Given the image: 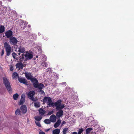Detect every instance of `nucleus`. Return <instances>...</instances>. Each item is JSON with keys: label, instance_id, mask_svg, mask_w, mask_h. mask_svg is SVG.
<instances>
[{"label": "nucleus", "instance_id": "9d476101", "mask_svg": "<svg viewBox=\"0 0 134 134\" xmlns=\"http://www.w3.org/2000/svg\"><path fill=\"white\" fill-rule=\"evenodd\" d=\"M25 95L24 94H23L21 96V99H20L19 104L20 105L24 103L25 102Z\"/></svg>", "mask_w": 134, "mask_h": 134}, {"label": "nucleus", "instance_id": "393cba45", "mask_svg": "<svg viewBox=\"0 0 134 134\" xmlns=\"http://www.w3.org/2000/svg\"><path fill=\"white\" fill-rule=\"evenodd\" d=\"M35 107L36 108H38L40 107V104L38 102H36L34 103Z\"/></svg>", "mask_w": 134, "mask_h": 134}, {"label": "nucleus", "instance_id": "a18cd8bd", "mask_svg": "<svg viewBox=\"0 0 134 134\" xmlns=\"http://www.w3.org/2000/svg\"><path fill=\"white\" fill-rule=\"evenodd\" d=\"M2 4V2L1 1H0V4Z\"/></svg>", "mask_w": 134, "mask_h": 134}, {"label": "nucleus", "instance_id": "72a5a7b5", "mask_svg": "<svg viewBox=\"0 0 134 134\" xmlns=\"http://www.w3.org/2000/svg\"><path fill=\"white\" fill-rule=\"evenodd\" d=\"M15 114L16 115H19L20 114V111L19 109H17L15 111Z\"/></svg>", "mask_w": 134, "mask_h": 134}, {"label": "nucleus", "instance_id": "39448f33", "mask_svg": "<svg viewBox=\"0 0 134 134\" xmlns=\"http://www.w3.org/2000/svg\"><path fill=\"white\" fill-rule=\"evenodd\" d=\"M43 102L44 103H46L50 107L51 106H53V103L52 102L51 98L49 97H45L43 99Z\"/></svg>", "mask_w": 134, "mask_h": 134}, {"label": "nucleus", "instance_id": "6e6552de", "mask_svg": "<svg viewBox=\"0 0 134 134\" xmlns=\"http://www.w3.org/2000/svg\"><path fill=\"white\" fill-rule=\"evenodd\" d=\"M35 92L34 91H30L28 94L29 98L30 99H32L33 98V96L35 94Z\"/></svg>", "mask_w": 134, "mask_h": 134}, {"label": "nucleus", "instance_id": "ea45409f", "mask_svg": "<svg viewBox=\"0 0 134 134\" xmlns=\"http://www.w3.org/2000/svg\"><path fill=\"white\" fill-rule=\"evenodd\" d=\"M40 134H45V133L44 132L40 131L39 132Z\"/></svg>", "mask_w": 134, "mask_h": 134}, {"label": "nucleus", "instance_id": "f704fd0d", "mask_svg": "<svg viewBox=\"0 0 134 134\" xmlns=\"http://www.w3.org/2000/svg\"><path fill=\"white\" fill-rule=\"evenodd\" d=\"M42 57H43V58H42V59L43 60V61H45L46 59V56L42 54Z\"/></svg>", "mask_w": 134, "mask_h": 134}, {"label": "nucleus", "instance_id": "7c9ffc66", "mask_svg": "<svg viewBox=\"0 0 134 134\" xmlns=\"http://www.w3.org/2000/svg\"><path fill=\"white\" fill-rule=\"evenodd\" d=\"M68 128H64L63 131V134H66V132H68Z\"/></svg>", "mask_w": 134, "mask_h": 134}, {"label": "nucleus", "instance_id": "5701e85b", "mask_svg": "<svg viewBox=\"0 0 134 134\" xmlns=\"http://www.w3.org/2000/svg\"><path fill=\"white\" fill-rule=\"evenodd\" d=\"M39 114L41 115H43L45 113V111L42 109L40 108L39 110Z\"/></svg>", "mask_w": 134, "mask_h": 134}, {"label": "nucleus", "instance_id": "79ce46f5", "mask_svg": "<svg viewBox=\"0 0 134 134\" xmlns=\"http://www.w3.org/2000/svg\"><path fill=\"white\" fill-rule=\"evenodd\" d=\"M65 121H63L61 125L62 126L63 125V124H65Z\"/></svg>", "mask_w": 134, "mask_h": 134}, {"label": "nucleus", "instance_id": "cd10ccee", "mask_svg": "<svg viewBox=\"0 0 134 134\" xmlns=\"http://www.w3.org/2000/svg\"><path fill=\"white\" fill-rule=\"evenodd\" d=\"M35 120H36V121H40L42 119V118L40 116H35Z\"/></svg>", "mask_w": 134, "mask_h": 134}, {"label": "nucleus", "instance_id": "c03bdc74", "mask_svg": "<svg viewBox=\"0 0 134 134\" xmlns=\"http://www.w3.org/2000/svg\"><path fill=\"white\" fill-rule=\"evenodd\" d=\"M72 134H77V133L76 132H74L72 133Z\"/></svg>", "mask_w": 134, "mask_h": 134}, {"label": "nucleus", "instance_id": "412c9836", "mask_svg": "<svg viewBox=\"0 0 134 134\" xmlns=\"http://www.w3.org/2000/svg\"><path fill=\"white\" fill-rule=\"evenodd\" d=\"M44 87V86L43 84L42 83H38L37 85V87L36 88H38L39 90H41Z\"/></svg>", "mask_w": 134, "mask_h": 134}, {"label": "nucleus", "instance_id": "2f4dec72", "mask_svg": "<svg viewBox=\"0 0 134 134\" xmlns=\"http://www.w3.org/2000/svg\"><path fill=\"white\" fill-rule=\"evenodd\" d=\"M83 131V130L82 128H80L79 129V131L78 132V134H81L82 132Z\"/></svg>", "mask_w": 134, "mask_h": 134}, {"label": "nucleus", "instance_id": "58836bf2", "mask_svg": "<svg viewBox=\"0 0 134 134\" xmlns=\"http://www.w3.org/2000/svg\"><path fill=\"white\" fill-rule=\"evenodd\" d=\"M61 85H63V86H65L66 85V83L65 82H64L60 84Z\"/></svg>", "mask_w": 134, "mask_h": 134}, {"label": "nucleus", "instance_id": "37998d69", "mask_svg": "<svg viewBox=\"0 0 134 134\" xmlns=\"http://www.w3.org/2000/svg\"><path fill=\"white\" fill-rule=\"evenodd\" d=\"M50 130V129H48L47 130H46L45 131L46 132Z\"/></svg>", "mask_w": 134, "mask_h": 134}, {"label": "nucleus", "instance_id": "0eeeda50", "mask_svg": "<svg viewBox=\"0 0 134 134\" xmlns=\"http://www.w3.org/2000/svg\"><path fill=\"white\" fill-rule=\"evenodd\" d=\"M31 81L33 83V85L35 88L37 87V85L38 83V80L36 79L33 78L31 79Z\"/></svg>", "mask_w": 134, "mask_h": 134}, {"label": "nucleus", "instance_id": "a878e982", "mask_svg": "<svg viewBox=\"0 0 134 134\" xmlns=\"http://www.w3.org/2000/svg\"><path fill=\"white\" fill-rule=\"evenodd\" d=\"M92 130V129L91 128H88L86 130V133L88 134L90 131Z\"/></svg>", "mask_w": 134, "mask_h": 134}, {"label": "nucleus", "instance_id": "f3484780", "mask_svg": "<svg viewBox=\"0 0 134 134\" xmlns=\"http://www.w3.org/2000/svg\"><path fill=\"white\" fill-rule=\"evenodd\" d=\"M61 121L60 119L58 120L56 122L54 125V127L55 128H56L59 126L61 123Z\"/></svg>", "mask_w": 134, "mask_h": 134}, {"label": "nucleus", "instance_id": "1a4fd4ad", "mask_svg": "<svg viewBox=\"0 0 134 134\" xmlns=\"http://www.w3.org/2000/svg\"><path fill=\"white\" fill-rule=\"evenodd\" d=\"M20 109L23 113H25L27 111V107L24 105H23L21 106Z\"/></svg>", "mask_w": 134, "mask_h": 134}, {"label": "nucleus", "instance_id": "f03ea898", "mask_svg": "<svg viewBox=\"0 0 134 134\" xmlns=\"http://www.w3.org/2000/svg\"><path fill=\"white\" fill-rule=\"evenodd\" d=\"M61 100H59L53 103L52 107H54V106L56 107V109L57 110L61 109L65 107V106L63 104L61 103Z\"/></svg>", "mask_w": 134, "mask_h": 134}, {"label": "nucleus", "instance_id": "c756f323", "mask_svg": "<svg viewBox=\"0 0 134 134\" xmlns=\"http://www.w3.org/2000/svg\"><path fill=\"white\" fill-rule=\"evenodd\" d=\"M51 121L50 119H46L44 120V122L46 124H50L51 123Z\"/></svg>", "mask_w": 134, "mask_h": 134}, {"label": "nucleus", "instance_id": "c9c22d12", "mask_svg": "<svg viewBox=\"0 0 134 134\" xmlns=\"http://www.w3.org/2000/svg\"><path fill=\"white\" fill-rule=\"evenodd\" d=\"M35 122L37 126L39 127H41V125L40 124V122L38 121H35Z\"/></svg>", "mask_w": 134, "mask_h": 134}, {"label": "nucleus", "instance_id": "4c0bfd02", "mask_svg": "<svg viewBox=\"0 0 134 134\" xmlns=\"http://www.w3.org/2000/svg\"><path fill=\"white\" fill-rule=\"evenodd\" d=\"M53 113H54L53 110L52 111H49L48 113V115H50L51 114H53Z\"/></svg>", "mask_w": 134, "mask_h": 134}, {"label": "nucleus", "instance_id": "2eb2a0df", "mask_svg": "<svg viewBox=\"0 0 134 134\" xmlns=\"http://www.w3.org/2000/svg\"><path fill=\"white\" fill-rule=\"evenodd\" d=\"M12 32L10 30H9L6 32L5 35L7 38L10 37L12 35Z\"/></svg>", "mask_w": 134, "mask_h": 134}, {"label": "nucleus", "instance_id": "aec40b11", "mask_svg": "<svg viewBox=\"0 0 134 134\" xmlns=\"http://www.w3.org/2000/svg\"><path fill=\"white\" fill-rule=\"evenodd\" d=\"M18 76V75L17 73L16 72H14L12 74V78L14 79H17Z\"/></svg>", "mask_w": 134, "mask_h": 134}, {"label": "nucleus", "instance_id": "603ef678", "mask_svg": "<svg viewBox=\"0 0 134 134\" xmlns=\"http://www.w3.org/2000/svg\"><path fill=\"white\" fill-rule=\"evenodd\" d=\"M1 68V66H0V68Z\"/></svg>", "mask_w": 134, "mask_h": 134}, {"label": "nucleus", "instance_id": "7ed1b4c3", "mask_svg": "<svg viewBox=\"0 0 134 134\" xmlns=\"http://www.w3.org/2000/svg\"><path fill=\"white\" fill-rule=\"evenodd\" d=\"M3 82L4 84L5 85L7 90L10 92L11 91V88L10 83L7 78L4 77L3 79Z\"/></svg>", "mask_w": 134, "mask_h": 134}, {"label": "nucleus", "instance_id": "20e7f679", "mask_svg": "<svg viewBox=\"0 0 134 134\" xmlns=\"http://www.w3.org/2000/svg\"><path fill=\"white\" fill-rule=\"evenodd\" d=\"M4 46L5 48L7 55L8 56H9L10 54L11 51V48L10 45L9 43L5 42L4 44Z\"/></svg>", "mask_w": 134, "mask_h": 134}, {"label": "nucleus", "instance_id": "bb28decb", "mask_svg": "<svg viewBox=\"0 0 134 134\" xmlns=\"http://www.w3.org/2000/svg\"><path fill=\"white\" fill-rule=\"evenodd\" d=\"M18 96L19 95L18 94L16 93L13 95V98L14 100H16L18 99Z\"/></svg>", "mask_w": 134, "mask_h": 134}, {"label": "nucleus", "instance_id": "9b49d317", "mask_svg": "<svg viewBox=\"0 0 134 134\" xmlns=\"http://www.w3.org/2000/svg\"><path fill=\"white\" fill-rule=\"evenodd\" d=\"M19 21L21 23L20 26L21 27V28H23L22 29H24L26 27L27 24H26L24 21H23L21 20H19Z\"/></svg>", "mask_w": 134, "mask_h": 134}, {"label": "nucleus", "instance_id": "8fccbe9b", "mask_svg": "<svg viewBox=\"0 0 134 134\" xmlns=\"http://www.w3.org/2000/svg\"><path fill=\"white\" fill-rule=\"evenodd\" d=\"M18 54H19V55H20V53H18Z\"/></svg>", "mask_w": 134, "mask_h": 134}, {"label": "nucleus", "instance_id": "c85d7f7f", "mask_svg": "<svg viewBox=\"0 0 134 134\" xmlns=\"http://www.w3.org/2000/svg\"><path fill=\"white\" fill-rule=\"evenodd\" d=\"M12 55L14 59H16V60L17 59V57L18 56V55H17V54H16L15 53H12Z\"/></svg>", "mask_w": 134, "mask_h": 134}, {"label": "nucleus", "instance_id": "e433bc0d", "mask_svg": "<svg viewBox=\"0 0 134 134\" xmlns=\"http://www.w3.org/2000/svg\"><path fill=\"white\" fill-rule=\"evenodd\" d=\"M37 48L39 53H41L42 52V51L41 47H38Z\"/></svg>", "mask_w": 134, "mask_h": 134}, {"label": "nucleus", "instance_id": "473e14b6", "mask_svg": "<svg viewBox=\"0 0 134 134\" xmlns=\"http://www.w3.org/2000/svg\"><path fill=\"white\" fill-rule=\"evenodd\" d=\"M41 66H42L44 68H45L47 67L46 63L45 62H43L41 63Z\"/></svg>", "mask_w": 134, "mask_h": 134}, {"label": "nucleus", "instance_id": "b1692460", "mask_svg": "<svg viewBox=\"0 0 134 134\" xmlns=\"http://www.w3.org/2000/svg\"><path fill=\"white\" fill-rule=\"evenodd\" d=\"M26 78L29 80H30L31 81V79L33 78H32L31 76L28 74H26L25 75Z\"/></svg>", "mask_w": 134, "mask_h": 134}, {"label": "nucleus", "instance_id": "f8f14e48", "mask_svg": "<svg viewBox=\"0 0 134 134\" xmlns=\"http://www.w3.org/2000/svg\"><path fill=\"white\" fill-rule=\"evenodd\" d=\"M56 116L54 114L51 116L49 118L51 121L52 122H54L56 121Z\"/></svg>", "mask_w": 134, "mask_h": 134}, {"label": "nucleus", "instance_id": "de8ad7c7", "mask_svg": "<svg viewBox=\"0 0 134 134\" xmlns=\"http://www.w3.org/2000/svg\"><path fill=\"white\" fill-rule=\"evenodd\" d=\"M3 54V52L2 54L1 55H2Z\"/></svg>", "mask_w": 134, "mask_h": 134}, {"label": "nucleus", "instance_id": "a211bd4d", "mask_svg": "<svg viewBox=\"0 0 134 134\" xmlns=\"http://www.w3.org/2000/svg\"><path fill=\"white\" fill-rule=\"evenodd\" d=\"M5 31V27L4 26L0 25V34L3 32Z\"/></svg>", "mask_w": 134, "mask_h": 134}, {"label": "nucleus", "instance_id": "49530a36", "mask_svg": "<svg viewBox=\"0 0 134 134\" xmlns=\"http://www.w3.org/2000/svg\"><path fill=\"white\" fill-rule=\"evenodd\" d=\"M4 1H5V0H3ZM9 2H10L11 1V0H8Z\"/></svg>", "mask_w": 134, "mask_h": 134}, {"label": "nucleus", "instance_id": "4be33fe9", "mask_svg": "<svg viewBox=\"0 0 134 134\" xmlns=\"http://www.w3.org/2000/svg\"><path fill=\"white\" fill-rule=\"evenodd\" d=\"M60 132V130L59 129H56L53 131V134H59Z\"/></svg>", "mask_w": 134, "mask_h": 134}, {"label": "nucleus", "instance_id": "4468645a", "mask_svg": "<svg viewBox=\"0 0 134 134\" xmlns=\"http://www.w3.org/2000/svg\"><path fill=\"white\" fill-rule=\"evenodd\" d=\"M15 66L16 68H18L19 69H23V64L21 63H19L16 64Z\"/></svg>", "mask_w": 134, "mask_h": 134}, {"label": "nucleus", "instance_id": "dca6fc26", "mask_svg": "<svg viewBox=\"0 0 134 134\" xmlns=\"http://www.w3.org/2000/svg\"><path fill=\"white\" fill-rule=\"evenodd\" d=\"M19 81L21 83L26 84V82L25 79L23 78H18Z\"/></svg>", "mask_w": 134, "mask_h": 134}, {"label": "nucleus", "instance_id": "ddd939ff", "mask_svg": "<svg viewBox=\"0 0 134 134\" xmlns=\"http://www.w3.org/2000/svg\"><path fill=\"white\" fill-rule=\"evenodd\" d=\"M63 114V111L62 110H60L56 113V115L58 118L62 116Z\"/></svg>", "mask_w": 134, "mask_h": 134}, {"label": "nucleus", "instance_id": "3c124183", "mask_svg": "<svg viewBox=\"0 0 134 134\" xmlns=\"http://www.w3.org/2000/svg\"><path fill=\"white\" fill-rule=\"evenodd\" d=\"M29 27H30V25H29Z\"/></svg>", "mask_w": 134, "mask_h": 134}, {"label": "nucleus", "instance_id": "a19ab883", "mask_svg": "<svg viewBox=\"0 0 134 134\" xmlns=\"http://www.w3.org/2000/svg\"><path fill=\"white\" fill-rule=\"evenodd\" d=\"M10 70L11 71H12L13 70V66H10Z\"/></svg>", "mask_w": 134, "mask_h": 134}, {"label": "nucleus", "instance_id": "09e8293b", "mask_svg": "<svg viewBox=\"0 0 134 134\" xmlns=\"http://www.w3.org/2000/svg\"><path fill=\"white\" fill-rule=\"evenodd\" d=\"M41 92H42V93H44V92L43 91H41Z\"/></svg>", "mask_w": 134, "mask_h": 134}, {"label": "nucleus", "instance_id": "423d86ee", "mask_svg": "<svg viewBox=\"0 0 134 134\" xmlns=\"http://www.w3.org/2000/svg\"><path fill=\"white\" fill-rule=\"evenodd\" d=\"M18 42L17 39L14 37H11L10 38L9 42L11 44L15 45L17 44Z\"/></svg>", "mask_w": 134, "mask_h": 134}, {"label": "nucleus", "instance_id": "f257e3e1", "mask_svg": "<svg viewBox=\"0 0 134 134\" xmlns=\"http://www.w3.org/2000/svg\"><path fill=\"white\" fill-rule=\"evenodd\" d=\"M33 54L31 52L27 51L24 52L20 56V59L21 61L23 60L26 61L30 59L33 58Z\"/></svg>", "mask_w": 134, "mask_h": 134}, {"label": "nucleus", "instance_id": "6ab92c4d", "mask_svg": "<svg viewBox=\"0 0 134 134\" xmlns=\"http://www.w3.org/2000/svg\"><path fill=\"white\" fill-rule=\"evenodd\" d=\"M18 51L21 53H24V51H25L24 48V47H19L18 48Z\"/></svg>", "mask_w": 134, "mask_h": 134}]
</instances>
